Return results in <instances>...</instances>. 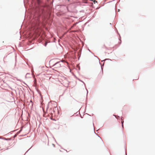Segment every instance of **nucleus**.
I'll return each instance as SVG.
<instances>
[{"instance_id": "7", "label": "nucleus", "mask_w": 155, "mask_h": 155, "mask_svg": "<svg viewBox=\"0 0 155 155\" xmlns=\"http://www.w3.org/2000/svg\"><path fill=\"white\" fill-rule=\"evenodd\" d=\"M94 2V3H95V1Z\"/></svg>"}, {"instance_id": "8", "label": "nucleus", "mask_w": 155, "mask_h": 155, "mask_svg": "<svg viewBox=\"0 0 155 155\" xmlns=\"http://www.w3.org/2000/svg\"><path fill=\"white\" fill-rule=\"evenodd\" d=\"M68 0V1H69V0Z\"/></svg>"}, {"instance_id": "4", "label": "nucleus", "mask_w": 155, "mask_h": 155, "mask_svg": "<svg viewBox=\"0 0 155 155\" xmlns=\"http://www.w3.org/2000/svg\"><path fill=\"white\" fill-rule=\"evenodd\" d=\"M50 114H51V116H52V113H50Z\"/></svg>"}, {"instance_id": "3", "label": "nucleus", "mask_w": 155, "mask_h": 155, "mask_svg": "<svg viewBox=\"0 0 155 155\" xmlns=\"http://www.w3.org/2000/svg\"><path fill=\"white\" fill-rule=\"evenodd\" d=\"M99 139L100 140H101V138L99 136H98V137H97V139Z\"/></svg>"}, {"instance_id": "6", "label": "nucleus", "mask_w": 155, "mask_h": 155, "mask_svg": "<svg viewBox=\"0 0 155 155\" xmlns=\"http://www.w3.org/2000/svg\"><path fill=\"white\" fill-rule=\"evenodd\" d=\"M120 11L119 9H118V12H119Z\"/></svg>"}, {"instance_id": "2", "label": "nucleus", "mask_w": 155, "mask_h": 155, "mask_svg": "<svg viewBox=\"0 0 155 155\" xmlns=\"http://www.w3.org/2000/svg\"><path fill=\"white\" fill-rule=\"evenodd\" d=\"M121 120H122V121H121V123H122V127H123V123H124V120H123V119H122V118H121Z\"/></svg>"}, {"instance_id": "5", "label": "nucleus", "mask_w": 155, "mask_h": 155, "mask_svg": "<svg viewBox=\"0 0 155 155\" xmlns=\"http://www.w3.org/2000/svg\"><path fill=\"white\" fill-rule=\"evenodd\" d=\"M37 1H38V2H39V0H37Z\"/></svg>"}, {"instance_id": "1", "label": "nucleus", "mask_w": 155, "mask_h": 155, "mask_svg": "<svg viewBox=\"0 0 155 155\" xmlns=\"http://www.w3.org/2000/svg\"><path fill=\"white\" fill-rule=\"evenodd\" d=\"M54 66L57 67L58 68L60 67H61V64H60V62H57L56 63H55L54 65Z\"/></svg>"}]
</instances>
